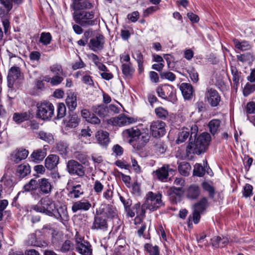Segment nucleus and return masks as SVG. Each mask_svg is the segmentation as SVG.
Masks as SVG:
<instances>
[{"label": "nucleus", "mask_w": 255, "mask_h": 255, "mask_svg": "<svg viewBox=\"0 0 255 255\" xmlns=\"http://www.w3.org/2000/svg\"><path fill=\"white\" fill-rule=\"evenodd\" d=\"M91 206L92 205L88 200L84 199L74 202L71 209L73 213H76L78 211H87Z\"/></svg>", "instance_id": "nucleus-14"}, {"label": "nucleus", "mask_w": 255, "mask_h": 255, "mask_svg": "<svg viewBox=\"0 0 255 255\" xmlns=\"http://www.w3.org/2000/svg\"><path fill=\"white\" fill-rule=\"evenodd\" d=\"M162 195L160 193L156 194L151 191L146 195L145 201L143 203V209L153 211L163 205L161 200Z\"/></svg>", "instance_id": "nucleus-5"}, {"label": "nucleus", "mask_w": 255, "mask_h": 255, "mask_svg": "<svg viewBox=\"0 0 255 255\" xmlns=\"http://www.w3.org/2000/svg\"><path fill=\"white\" fill-rule=\"evenodd\" d=\"M108 224L105 219L100 216H95L93 225L91 227L92 230H106Z\"/></svg>", "instance_id": "nucleus-21"}, {"label": "nucleus", "mask_w": 255, "mask_h": 255, "mask_svg": "<svg viewBox=\"0 0 255 255\" xmlns=\"http://www.w3.org/2000/svg\"><path fill=\"white\" fill-rule=\"evenodd\" d=\"M32 209L36 212L53 217L58 220L62 218L58 210L56 208L54 202L49 198H42L38 204L33 206Z\"/></svg>", "instance_id": "nucleus-2"}, {"label": "nucleus", "mask_w": 255, "mask_h": 255, "mask_svg": "<svg viewBox=\"0 0 255 255\" xmlns=\"http://www.w3.org/2000/svg\"><path fill=\"white\" fill-rule=\"evenodd\" d=\"M66 103L69 111H74L77 106L76 95L74 94L69 95L66 99Z\"/></svg>", "instance_id": "nucleus-34"}, {"label": "nucleus", "mask_w": 255, "mask_h": 255, "mask_svg": "<svg viewBox=\"0 0 255 255\" xmlns=\"http://www.w3.org/2000/svg\"><path fill=\"white\" fill-rule=\"evenodd\" d=\"M189 131L187 128H183L182 131L179 132L176 142L179 144L184 142L189 137Z\"/></svg>", "instance_id": "nucleus-43"}, {"label": "nucleus", "mask_w": 255, "mask_h": 255, "mask_svg": "<svg viewBox=\"0 0 255 255\" xmlns=\"http://www.w3.org/2000/svg\"><path fill=\"white\" fill-rule=\"evenodd\" d=\"M38 191L42 194H47L51 192L52 185L46 178L39 179Z\"/></svg>", "instance_id": "nucleus-18"}, {"label": "nucleus", "mask_w": 255, "mask_h": 255, "mask_svg": "<svg viewBox=\"0 0 255 255\" xmlns=\"http://www.w3.org/2000/svg\"><path fill=\"white\" fill-rule=\"evenodd\" d=\"M80 119L75 113H70L68 117L64 120V124L66 127L74 128L77 127L80 123Z\"/></svg>", "instance_id": "nucleus-20"}, {"label": "nucleus", "mask_w": 255, "mask_h": 255, "mask_svg": "<svg viewBox=\"0 0 255 255\" xmlns=\"http://www.w3.org/2000/svg\"><path fill=\"white\" fill-rule=\"evenodd\" d=\"M166 149L165 145L161 141H157L154 145V150L157 154H163Z\"/></svg>", "instance_id": "nucleus-49"}, {"label": "nucleus", "mask_w": 255, "mask_h": 255, "mask_svg": "<svg viewBox=\"0 0 255 255\" xmlns=\"http://www.w3.org/2000/svg\"><path fill=\"white\" fill-rule=\"evenodd\" d=\"M171 170L168 165H164L154 172L155 175L159 180L166 182L168 178V172Z\"/></svg>", "instance_id": "nucleus-17"}, {"label": "nucleus", "mask_w": 255, "mask_h": 255, "mask_svg": "<svg viewBox=\"0 0 255 255\" xmlns=\"http://www.w3.org/2000/svg\"><path fill=\"white\" fill-rule=\"evenodd\" d=\"M156 115L160 119H165L168 116V111L162 107H158L155 109Z\"/></svg>", "instance_id": "nucleus-51"}, {"label": "nucleus", "mask_w": 255, "mask_h": 255, "mask_svg": "<svg viewBox=\"0 0 255 255\" xmlns=\"http://www.w3.org/2000/svg\"><path fill=\"white\" fill-rule=\"evenodd\" d=\"M188 73H189L190 77L193 82L197 83L198 81V74L194 69L192 68L190 70H188Z\"/></svg>", "instance_id": "nucleus-62"}, {"label": "nucleus", "mask_w": 255, "mask_h": 255, "mask_svg": "<svg viewBox=\"0 0 255 255\" xmlns=\"http://www.w3.org/2000/svg\"><path fill=\"white\" fill-rule=\"evenodd\" d=\"M46 155V151L45 149H38L34 150L30 155L32 161L36 163L42 161Z\"/></svg>", "instance_id": "nucleus-29"}, {"label": "nucleus", "mask_w": 255, "mask_h": 255, "mask_svg": "<svg viewBox=\"0 0 255 255\" xmlns=\"http://www.w3.org/2000/svg\"><path fill=\"white\" fill-rule=\"evenodd\" d=\"M233 43L236 48L241 51L249 50L252 47V46L249 42L245 40H243L240 42L238 39H234L233 40Z\"/></svg>", "instance_id": "nucleus-33"}, {"label": "nucleus", "mask_w": 255, "mask_h": 255, "mask_svg": "<svg viewBox=\"0 0 255 255\" xmlns=\"http://www.w3.org/2000/svg\"><path fill=\"white\" fill-rule=\"evenodd\" d=\"M73 244L70 240H66L62 245L60 251L62 253H66L73 249Z\"/></svg>", "instance_id": "nucleus-53"}, {"label": "nucleus", "mask_w": 255, "mask_h": 255, "mask_svg": "<svg viewBox=\"0 0 255 255\" xmlns=\"http://www.w3.org/2000/svg\"><path fill=\"white\" fill-rule=\"evenodd\" d=\"M193 174L199 177H202L205 174V169L200 164H196L194 166Z\"/></svg>", "instance_id": "nucleus-54"}, {"label": "nucleus", "mask_w": 255, "mask_h": 255, "mask_svg": "<svg viewBox=\"0 0 255 255\" xmlns=\"http://www.w3.org/2000/svg\"><path fill=\"white\" fill-rule=\"evenodd\" d=\"M138 216H144L147 209H143V204L141 206L140 203L135 204L133 206Z\"/></svg>", "instance_id": "nucleus-58"}, {"label": "nucleus", "mask_w": 255, "mask_h": 255, "mask_svg": "<svg viewBox=\"0 0 255 255\" xmlns=\"http://www.w3.org/2000/svg\"><path fill=\"white\" fill-rule=\"evenodd\" d=\"M76 250L83 255H93V250L90 243L81 238L75 239Z\"/></svg>", "instance_id": "nucleus-9"}, {"label": "nucleus", "mask_w": 255, "mask_h": 255, "mask_svg": "<svg viewBox=\"0 0 255 255\" xmlns=\"http://www.w3.org/2000/svg\"><path fill=\"white\" fill-rule=\"evenodd\" d=\"M198 131V128L196 125L194 124L191 127L189 143L186 148L188 155L200 154L204 152L209 144L210 135L207 132H203L196 138Z\"/></svg>", "instance_id": "nucleus-1"}, {"label": "nucleus", "mask_w": 255, "mask_h": 255, "mask_svg": "<svg viewBox=\"0 0 255 255\" xmlns=\"http://www.w3.org/2000/svg\"><path fill=\"white\" fill-rule=\"evenodd\" d=\"M104 188V185L99 180H96L94 185V190L97 194L102 193Z\"/></svg>", "instance_id": "nucleus-64"}, {"label": "nucleus", "mask_w": 255, "mask_h": 255, "mask_svg": "<svg viewBox=\"0 0 255 255\" xmlns=\"http://www.w3.org/2000/svg\"><path fill=\"white\" fill-rule=\"evenodd\" d=\"M255 91V84L247 83L243 90V94L245 96H248Z\"/></svg>", "instance_id": "nucleus-55"}, {"label": "nucleus", "mask_w": 255, "mask_h": 255, "mask_svg": "<svg viewBox=\"0 0 255 255\" xmlns=\"http://www.w3.org/2000/svg\"><path fill=\"white\" fill-rule=\"evenodd\" d=\"M144 248L148 255H160L159 247L156 245L147 243L144 245Z\"/></svg>", "instance_id": "nucleus-39"}, {"label": "nucleus", "mask_w": 255, "mask_h": 255, "mask_svg": "<svg viewBox=\"0 0 255 255\" xmlns=\"http://www.w3.org/2000/svg\"><path fill=\"white\" fill-rule=\"evenodd\" d=\"M74 21L83 27H89L96 25L97 21L94 19V12L93 11H75L73 13Z\"/></svg>", "instance_id": "nucleus-3"}, {"label": "nucleus", "mask_w": 255, "mask_h": 255, "mask_svg": "<svg viewBox=\"0 0 255 255\" xmlns=\"http://www.w3.org/2000/svg\"><path fill=\"white\" fill-rule=\"evenodd\" d=\"M28 154V150L20 148L15 150L11 155V160L15 163H18L21 160L25 159Z\"/></svg>", "instance_id": "nucleus-19"}, {"label": "nucleus", "mask_w": 255, "mask_h": 255, "mask_svg": "<svg viewBox=\"0 0 255 255\" xmlns=\"http://www.w3.org/2000/svg\"><path fill=\"white\" fill-rule=\"evenodd\" d=\"M39 179H31L23 186V189L26 192L36 191L38 188Z\"/></svg>", "instance_id": "nucleus-35"}, {"label": "nucleus", "mask_w": 255, "mask_h": 255, "mask_svg": "<svg viewBox=\"0 0 255 255\" xmlns=\"http://www.w3.org/2000/svg\"><path fill=\"white\" fill-rule=\"evenodd\" d=\"M31 115L29 111L22 113H15L13 115L12 119L16 124H19L29 120L31 118Z\"/></svg>", "instance_id": "nucleus-26"}, {"label": "nucleus", "mask_w": 255, "mask_h": 255, "mask_svg": "<svg viewBox=\"0 0 255 255\" xmlns=\"http://www.w3.org/2000/svg\"><path fill=\"white\" fill-rule=\"evenodd\" d=\"M213 246L215 248H223L229 243L228 239L226 237L216 236L211 239Z\"/></svg>", "instance_id": "nucleus-32"}, {"label": "nucleus", "mask_w": 255, "mask_h": 255, "mask_svg": "<svg viewBox=\"0 0 255 255\" xmlns=\"http://www.w3.org/2000/svg\"><path fill=\"white\" fill-rule=\"evenodd\" d=\"M200 194L199 187L196 184L191 185L186 191L187 198L190 199H196Z\"/></svg>", "instance_id": "nucleus-25"}, {"label": "nucleus", "mask_w": 255, "mask_h": 255, "mask_svg": "<svg viewBox=\"0 0 255 255\" xmlns=\"http://www.w3.org/2000/svg\"><path fill=\"white\" fill-rule=\"evenodd\" d=\"M59 158L55 154L49 155L45 160V166L48 170L54 169L57 167Z\"/></svg>", "instance_id": "nucleus-24"}, {"label": "nucleus", "mask_w": 255, "mask_h": 255, "mask_svg": "<svg viewBox=\"0 0 255 255\" xmlns=\"http://www.w3.org/2000/svg\"><path fill=\"white\" fill-rule=\"evenodd\" d=\"M160 76L161 79H166L170 81H173L176 79V76L171 72H160Z\"/></svg>", "instance_id": "nucleus-57"}, {"label": "nucleus", "mask_w": 255, "mask_h": 255, "mask_svg": "<svg viewBox=\"0 0 255 255\" xmlns=\"http://www.w3.org/2000/svg\"><path fill=\"white\" fill-rule=\"evenodd\" d=\"M23 0H0V3L3 6L7 12L12 8L13 3L19 4L22 3Z\"/></svg>", "instance_id": "nucleus-37"}, {"label": "nucleus", "mask_w": 255, "mask_h": 255, "mask_svg": "<svg viewBox=\"0 0 255 255\" xmlns=\"http://www.w3.org/2000/svg\"><path fill=\"white\" fill-rule=\"evenodd\" d=\"M100 213H103L109 218H114L117 216V210L109 204L104 205Z\"/></svg>", "instance_id": "nucleus-30"}, {"label": "nucleus", "mask_w": 255, "mask_h": 255, "mask_svg": "<svg viewBox=\"0 0 255 255\" xmlns=\"http://www.w3.org/2000/svg\"><path fill=\"white\" fill-rule=\"evenodd\" d=\"M122 70L123 74L126 77H131L134 71V69L131 66L130 62L123 64L122 65Z\"/></svg>", "instance_id": "nucleus-41"}, {"label": "nucleus", "mask_w": 255, "mask_h": 255, "mask_svg": "<svg viewBox=\"0 0 255 255\" xmlns=\"http://www.w3.org/2000/svg\"><path fill=\"white\" fill-rule=\"evenodd\" d=\"M120 199L124 205L125 209L128 207H130L132 204L131 200L128 197L120 196Z\"/></svg>", "instance_id": "nucleus-63"}, {"label": "nucleus", "mask_w": 255, "mask_h": 255, "mask_svg": "<svg viewBox=\"0 0 255 255\" xmlns=\"http://www.w3.org/2000/svg\"><path fill=\"white\" fill-rule=\"evenodd\" d=\"M104 44L103 36L99 35L90 39L89 46L91 50L96 52L102 49L104 47Z\"/></svg>", "instance_id": "nucleus-16"}, {"label": "nucleus", "mask_w": 255, "mask_h": 255, "mask_svg": "<svg viewBox=\"0 0 255 255\" xmlns=\"http://www.w3.org/2000/svg\"><path fill=\"white\" fill-rule=\"evenodd\" d=\"M31 171L30 167L27 163H23L17 167L15 175L19 178L22 179L29 174Z\"/></svg>", "instance_id": "nucleus-22"}, {"label": "nucleus", "mask_w": 255, "mask_h": 255, "mask_svg": "<svg viewBox=\"0 0 255 255\" xmlns=\"http://www.w3.org/2000/svg\"><path fill=\"white\" fill-rule=\"evenodd\" d=\"M150 135L146 132H142V134L132 142L133 148L138 151H142L143 149L149 141Z\"/></svg>", "instance_id": "nucleus-12"}, {"label": "nucleus", "mask_w": 255, "mask_h": 255, "mask_svg": "<svg viewBox=\"0 0 255 255\" xmlns=\"http://www.w3.org/2000/svg\"><path fill=\"white\" fill-rule=\"evenodd\" d=\"M207 199L206 198H202L198 203L194 206V211L202 213L205 210L207 205Z\"/></svg>", "instance_id": "nucleus-40"}, {"label": "nucleus", "mask_w": 255, "mask_h": 255, "mask_svg": "<svg viewBox=\"0 0 255 255\" xmlns=\"http://www.w3.org/2000/svg\"><path fill=\"white\" fill-rule=\"evenodd\" d=\"M135 122L132 118L128 117L124 114L120 115L117 117L112 118L108 121L109 124L114 126L122 127Z\"/></svg>", "instance_id": "nucleus-11"}, {"label": "nucleus", "mask_w": 255, "mask_h": 255, "mask_svg": "<svg viewBox=\"0 0 255 255\" xmlns=\"http://www.w3.org/2000/svg\"><path fill=\"white\" fill-rule=\"evenodd\" d=\"M179 89L185 99L190 100L192 98L193 93V89L190 84L183 83L180 85Z\"/></svg>", "instance_id": "nucleus-23"}, {"label": "nucleus", "mask_w": 255, "mask_h": 255, "mask_svg": "<svg viewBox=\"0 0 255 255\" xmlns=\"http://www.w3.org/2000/svg\"><path fill=\"white\" fill-rule=\"evenodd\" d=\"M246 111L247 114H255V102L253 101L248 102L246 106Z\"/></svg>", "instance_id": "nucleus-61"}, {"label": "nucleus", "mask_w": 255, "mask_h": 255, "mask_svg": "<svg viewBox=\"0 0 255 255\" xmlns=\"http://www.w3.org/2000/svg\"><path fill=\"white\" fill-rule=\"evenodd\" d=\"M66 113V108L64 104L58 103L57 107V117L56 119H60L63 118Z\"/></svg>", "instance_id": "nucleus-45"}, {"label": "nucleus", "mask_w": 255, "mask_h": 255, "mask_svg": "<svg viewBox=\"0 0 255 255\" xmlns=\"http://www.w3.org/2000/svg\"><path fill=\"white\" fill-rule=\"evenodd\" d=\"M52 40V36L49 32L41 33L39 42L44 45L49 44Z\"/></svg>", "instance_id": "nucleus-46"}, {"label": "nucleus", "mask_w": 255, "mask_h": 255, "mask_svg": "<svg viewBox=\"0 0 255 255\" xmlns=\"http://www.w3.org/2000/svg\"><path fill=\"white\" fill-rule=\"evenodd\" d=\"M158 96L162 99L166 100L174 104L177 101L176 91L173 86L164 85L156 88Z\"/></svg>", "instance_id": "nucleus-6"}, {"label": "nucleus", "mask_w": 255, "mask_h": 255, "mask_svg": "<svg viewBox=\"0 0 255 255\" xmlns=\"http://www.w3.org/2000/svg\"><path fill=\"white\" fill-rule=\"evenodd\" d=\"M84 194L83 190L80 184L72 187V190L69 192L68 195L71 198H78Z\"/></svg>", "instance_id": "nucleus-38"}, {"label": "nucleus", "mask_w": 255, "mask_h": 255, "mask_svg": "<svg viewBox=\"0 0 255 255\" xmlns=\"http://www.w3.org/2000/svg\"><path fill=\"white\" fill-rule=\"evenodd\" d=\"M20 69L18 67L13 66L9 69L8 77L12 79H18L20 75Z\"/></svg>", "instance_id": "nucleus-48"}, {"label": "nucleus", "mask_w": 255, "mask_h": 255, "mask_svg": "<svg viewBox=\"0 0 255 255\" xmlns=\"http://www.w3.org/2000/svg\"><path fill=\"white\" fill-rule=\"evenodd\" d=\"M200 214L201 213H199L198 212H196L195 211H193V213L192 214V216L190 215L188 217V225H190V222H191L192 220H193L194 223L195 224H198L200 220Z\"/></svg>", "instance_id": "nucleus-59"}, {"label": "nucleus", "mask_w": 255, "mask_h": 255, "mask_svg": "<svg viewBox=\"0 0 255 255\" xmlns=\"http://www.w3.org/2000/svg\"><path fill=\"white\" fill-rule=\"evenodd\" d=\"M202 187L204 190L209 193V197L213 199L215 196V188L206 182H204L202 183Z\"/></svg>", "instance_id": "nucleus-50"}, {"label": "nucleus", "mask_w": 255, "mask_h": 255, "mask_svg": "<svg viewBox=\"0 0 255 255\" xmlns=\"http://www.w3.org/2000/svg\"><path fill=\"white\" fill-rule=\"evenodd\" d=\"M124 133L131 137V139L129 140V142L131 143L134 142L142 132H141L140 130L135 127L125 130Z\"/></svg>", "instance_id": "nucleus-31"}, {"label": "nucleus", "mask_w": 255, "mask_h": 255, "mask_svg": "<svg viewBox=\"0 0 255 255\" xmlns=\"http://www.w3.org/2000/svg\"><path fill=\"white\" fill-rule=\"evenodd\" d=\"M25 243L27 246H39L40 243L38 241L36 235L35 233L30 234L26 240Z\"/></svg>", "instance_id": "nucleus-44"}, {"label": "nucleus", "mask_w": 255, "mask_h": 255, "mask_svg": "<svg viewBox=\"0 0 255 255\" xmlns=\"http://www.w3.org/2000/svg\"><path fill=\"white\" fill-rule=\"evenodd\" d=\"M0 181L3 182L4 185L8 188L12 187L14 184L13 180L10 178H7L5 174H4Z\"/></svg>", "instance_id": "nucleus-60"}, {"label": "nucleus", "mask_w": 255, "mask_h": 255, "mask_svg": "<svg viewBox=\"0 0 255 255\" xmlns=\"http://www.w3.org/2000/svg\"><path fill=\"white\" fill-rule=\"evenodd\" d=\"M66 169L71 175H76L82 177L85 175L84 166L75 160H70L67 163Z\"/></svg>", "instance_id": "nucleus-8"}, {"label": "nucleus", "mask_w": 255, "mask_h": 255, "mask_svg": "<svg viewBox=\"0 0 255 255\" xmlns=\"http://www.w3.org/2000/svg\"><path fill=\"white\" fill-rule=\"evenodd\" d=\"M92 111L100 117H105L109 115L108 107L104 104L93 106L92 107Z\"/></svg>", "instance_id": "nucleus-28"}, {"label": "nucleus", "mask_w": 255, "mask_h": 255, "mask_svg": "<svg viewBox=\"0 0 255 255\" xmlns=\"http://www.w3.org/2000/svg\"><path fill=\"white\" fill-rule=\"evenodd\" d=\"M237 58L238 61L244 63L248 61L252 60L253 58V56L251 53H246L243 54L237 55Z\"/></svg>", "instance_id": "nucleus-56"}, {"label": "nucleus", "mask_w": 255, "mask_h": 255, "mask_svg": "<svg viewBox=\"0 0 255 255\" xmlns=\"http://www.w3.org/2000/svg\"><path fill=\"white\" fill-rule=\"evenodd\" d=\"M96 137L99 143L103 146H106L110 142L109 133L106 131L99 130L96 134Z\"/></svg>", "instance_id": "nucleus-27"}, {"label": "nucleus", "mask_w": 255, "mask_h": 255, "mask_svg": "<svg viewBox=\"0 0 255 255\" xmlns=\"http://www.w3.org/2000/svg\"><path fill=\"white\" fill-rule=\"evenodd\" d=\"M178 171L183 176H188L191 169V167L189 163L183 161L180 162L178 165Z\"/></svg>", "instance_id": "nucleus-36"}, {"label": "nucleus", "mask_w": 255, "mask_h": 255, "mask_svg": "<svg viewBox=\"0 0 255 255\" xmlns=\"http://www.w3.org/2000/svg\"><path fill=\"white\" fill-rule=\"evenodd\" d=\"M220 124V121L217 119L212 120L209 123V130L213 135H214L218 130Z\"/></svg>", "instance_id": "nucleus-42"}, {"label": "nucleus", "mask_w": 255, "mask_h": 255, "mask_svg": "<svg viewBox=\"0 0 255 255\" xmlns=\"http://www.w3.org/2000/svg\"><path fill=\"white\" fill-rule=\"evenodd\" d=\"M183 193L182 187H171L167 191L170 201L174 204L179 202L181 200V197Z\"/></svg>", "instance_id": "nucleus-13"}, {"label": "nucleus", "mask_w": 255, "mask_h": 255, "mask_svg": "<svg viewBox=\"0 0 255 255\" xmlns=\"http://www.w3.org/2000/svg\"><path fill=\"white\" fill-rule=\"evenodd\" d=\"M50 71L55 75H63L64 73L62 66L58 64H55L50 67Z\"/></svg>", "instance_id": "nucleus-52"}, {"label": "nucleus", "mask_w": 255, "mask_h": 255, "mask_svg": "<svg viewBox=\"0 0 255 255\" xmlns=\"http://www.w3.org/2000/svg\"><path fill=\"white\" fill-rule=\"evenodd\" d=\"M71 7L75 10L89 9L93 7V4L88 0H72Z\"/></svg>", "instance_id": "nucleus-15"}, {"label": "nucleus", "mask_w": 255, "mask_h": 255, "mask_svg": "<svg viewBox=\"0 0 255 255\" xmlns=\"http://www.w3.org/2000/svg\"><path fill=\"white\" fill-rule=\"evenodd\" d=\"M205 98L212 108H218L221 102V97L218 92L211 88L206 89Z\"/></svg>", "instance_id": "nucleus-7"}, {"label": "nucleus", "mask_w": 255, "mask_h": 255, "mask_svg": "<svg viewBox=\"0 0 255 255\" xmlns=\"http://www.w3.org/2000/svg\"><path fill=\"white\" fill-rule=\"evenodd\" d=\"M36 118L44 121L50 120L54 115V107L49 102H43L36 104Z\"/></svg>", "instance_id": "nucleus-4"}, {"label": "nucleus", "mask_w": 255, "mask_h": 255, "mask_svg": "<svg viewBox=\"0 0 255 255\" xmlns=\"http://www.w3.org/2000/svg\"><path fill=\"white\" fill-rule=\"evenodd\" d=\"M165 123L161 121L152 122L150 126L151 134L154 137H160L165 133Z\"/></svg>", "instance_id": "nucleus-10"}, {"label": "nucleus", "mask_w": 255, "mask_h": 255, "mask_svg": "<svg viewBox=\"0 0 255 255\" xmlns=\"http://www.w3.org/2000/svg\"><path fill=\"white\" fill-rule=\"evenodd\" d=\"M38 137L41 139L50 143L53 141V136L52 134L43 131H41L38 133Z\"/></svg>", "instance_id": "nucleus-47"}]
</instances>
